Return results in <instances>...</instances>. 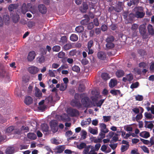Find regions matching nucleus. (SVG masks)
Listing matches in <instances>:
<instances>
[{"label": "nucleus", "mask_w": 154, "mask_h": 154, "mask_svg": "<svg viewBox=\"0 0 154 154\" xmlns=\"http://www.w3.org/2000/svg\"><path fill=\"white\" fill-rule=\"evenodd\" d=\"M135 12V16L138 18H143L145 15V12L144 11V8L141 6H136L134 8Z\"/></svg>", "instance_id": "1"}, {"label": "nucleus", "mask_w": 154, "mask_h": 154, "mask_svg": "<svg viewBox=\"0 0 154 154\" xmlns=\"http://www.w3.org/2000/svg\"><path fill=\"white\" fill-rule=\"evenodd\" d=\"M51 131L54 133L57 132L58 129V122L56 120H53L49 123Z\"/></svg>", "instance_id": "2"}, {"label": "nucleus", "mask_w": 154, "mask_h": 154, "mask_svg": "<svg viewBox=\"0 0 154 154\" xmlns=\"http://www.w3.org/2000/svg\"><path fill=\"white\" fill-rule=\"evenodd\" d=\"M81 101L85 107L87 108L91 107V101L88 97L84 96L82 98Z\"/></svg>", "instance_id": "3"}, {"label": "nucleus", "mask_w": 154, "mask_h": 154, "mask_svg": "<svg viewBox=\"0 0 154 154\" xmlns=\"http://www.w3.org/2000/svg\"><path fill=\"white\" fill-rule=\"evenodd\" d=\"M100 132L99 135L105 137V134L109 131V130L106 128V125L104 123H101L100 124Z\"/></svg>", "instance_id": "4"}, {"label": "nucleus", "mask_w": 154, "mask_h": 154, "mask_svg": "<svg viewBox=\"0 0 154 154\" xmlns=\"http://www.w3.org/2000/svg\"><path fill=\"white\" fill-rule=\"evenodd\" d=\"M139 30L140 33L143 38L145 39L147 38L148 36L146 34V27L144 25L142 24L140 26Z\"/></svg>", "instance_id": "5"}, {"label": "nucleus", "mask_w": 154, "mask_h": 154, "mask_svg": "<svg viewBox=\"0 0 154 154\" xmlns=\"http://www.w3.org/2000/svg\"><path fill=\"white\" fill-rule=\"evenodd\" d=\"M68 111L71 117L79 115V111L76 109L70 108L69 109Z\"/></svg>", "instance_id": "6"}, {"label": "nucleus", "mask_w": 154, "mask_h": 154, "mask_svg": "<svg viewBox=\"0 0 154 154\" xmlns=\"http://www.w3.org/2000/svg\"><path fill=\"white\" fill-rule=\"evenodd\" d=\"M97 57L98 59L101 60H104L106 58V54L103 51H99L97 54Z\"/></svg>", "instance_id": "7"}, {"label": "nucleus", "mask_w": 154, "mask_h": 154, "mask_svg": "<svg viewBox=\"0 0 154 154\" xmlns=\"http://www.w3.org/2000/svg\"><path fill=\"white\" fill-rule=\"evenodd\" d=\"M71 105L73 107L80 108L81 105L79 100L76 99H72L70 102Z\"/></svg>", "instance_id": "8"}, {"label": "nucleus", "mask_w": 154, "mask_h": 154, "mask_svg": "<svg viewBox=\"0 0 154 154\" xmlns=\"http://www.w3.org/2000/svg\"><path fill=\"white\" fill-rule=\"evenodd\" d=\"M115 11L120 12L123 9V3L122 2H118L115 7Z\"/></svg>", "instance_id": "9"}, {"label": "nucleus", "mask_w": 154, "mask_h": 154, "mask_svg": "<svg viewBox=\"0 0 154 154\" xmlns=\"http://www.w3.org/2000/svg\"><path fill=\"white\" fill-rule=\"evenodd\" d=\"M28 71L30 74H35L38 72V69L37 67L32 66L29 67Z\"/></svg>", "instance_id": "10"}, {"label": "nucleus", "mask_w": 154, "mask_h": 154, "mask_svg": "<svg viewBox=\"0 0 154 154\" xmlns=\"http://www.w3.org/2000/svg\"><path fill=\"white\" fill-rule=\"evenodd\" d=\"M14 127L13 126H10L7 128L5 130V134L7 135L14 134Z\"/></svg>", "instance_id": "11"}, {"label": "nucleus", "mask_w": 154, "mask_h": 154, "mask_svg": "<svg viewBox=\"0 0 154 154\" xmlns=\"http://www.w3.org/2000/svg\"><path fill=\"white\" fill-rule=\"evenodd\" d=\"M38 8L40 12L43 14H45L47 12V8L45 5L43 4H40L38 6Z\"/></svg>", "instance_id": "12"}, {"label": "nucleus", "mask_w": 154, "mask_h": 154, "mask_svg": "<svg viewBox=\"0 0 154 154\" xmlns=\"http://www.w3.org/2000/svg\"><path fill=\"white\" fill-rule=\"evenodd\" d=\"M36 55L34 51H31L28 54L27 59L29 61H31L35 58Z\"/></svg>", "instance_id": "13"}, {"label": "nucleus", "mask_w": 154, "mask_h": 154, "mask_svg": "<svg viewBox=\"0 0 154 154\" xmlns=\"http://www.w3.org/2000/svg\"><path fill=\"white\" fill-rule=\"evenodd\" d=\"M84 17L85 19L82 20L80 22L81 24L83 25H86L90 20L89 17L88 15L85 14L84 15Z\"/></svg>", "instance_id": "14"}, {"label": "nucleus", "mask_w": 154, "mask_h": 154, "mask_svg": "<svg viewBox=\"0 0 154 154\" xmlns=\"http://www.w3.org/2000/svg\"><path fill=\"white\" fill-rule=\"evenodd\" d=\"M42 130L43 133L45 132L46 134L49 131V127L48 125L45 123L42 124Z\"/></svg>", "instance_id": "15"}, {"label": "nucleus", "mask_w": 154, "mask_h": 154, "mask_svg": "<svg viewBox=\"0 0 154 154\" xmlns=\"http://www.w3.org/2000/svg\"><path fill=\"white\" fill-rule=\"evenodd\" d=\"M138 27V25L137 24H133L131 26V29L134 31V33L133 35V37H135V36L137 35V32L136 31Z\"/></svg>", "instance_id": "16"}, {"label": "nucleus", "mask_w": 154, "mask_h": 154, "mask_svg": "<svg viewBox=\"0 0 154 154\" xmlns=\"http://www.w3.org/2000/svg\"><path fill=\"white\" fill-rule=\"evenodd\" d=\"M117 84V80L114 79H112L109 83V86L110 88H113Z\"/></svg>", "instance_id": "17"}, {"label": "nucleus", "mask_w": 154, "mask_h": 154, "mask_svg": "<svg viewBox=\"0 0 154 154\" xmlns=\"http://www.w3.org/2000/svg\"><path fill=\"white\" fill-rule=\"evenodd\" d=\"M139 2V0H131L128 3L127 5L128 6L131 7L133 5H137Z\"/></svg>", "instance_id": "18"}, {"label": "nucleus", "mask_w": 154, "mask_h": 154, "mask_svg": "<svg viewBox=\"0 0 154 154\" xmlns=\"http://www.w3.org/2000/svg\"><path fill=\"white\" fill-rule=\"evenodd\" d=\"M11 16L12 17V19L13 22L14 23L18 22L19 20V16L17 15L13 14H10Z\"/></svg>", "instance_id": "19"}, {"label": "nucleus", "mask_w": 154, "mask_h": 154, "mask_svg": "<svg viewBox=\"0 0 154 154\" xmlns=\"http://www.w3.org/2000/svg\"><path fill=\"white\" fill-rule=\"evenodd\" d=\"M14 152V149L13 147H8L6 149L5 153L6 154H12Z\"/></svg>", "instance_id": "20"}, {"label": "nucleus", "mask_w": 154, "mask_h": 154, "mask_svg": "<svg viewBox=\"0 0 154 154\" xmlns=\"http://www.w3.org/2000/svg\"><path fill=\"white\" fill-rule=\"evenodd\" d=\"M140 135L141 137H142L145 138H147L149 137L150 136L149 133L146 131L143 132L140 134Z\"/></svg>", "instance_id": "21"}, {"label": "nucleus", "mask_w": 154, "mask_h": 154, "mask_svg": "<svg viewBox=\"0 0 154 154\" xmlns=\"http://www.w3.org/2000/svg\"><path fill=\"white\" fill-rule=\"evenodd\" d=\"M124 72L122 70H118L116 72V76L118 78L122 77L124 74Z\"/></svg>", "instance_id": "22"}, {"label": "nucleus", "mask_w": 154, "mask_h": 154, "mask_svg": "<svg viewBox=\"0 0 154 154\" xmlns=\"http://www.w3.org/2000/svg\"><path fill=\"white\" fill-rule=\"evenodd\" d=\"M148 32L151 35H154V29L153 26L151 24H149L147 27Z\"/></svg>", "instance_id": "23"}, {"label": "nucleus", "mask_w": 154, "mask_h": 154, "mask_svg": "<svg viewBox=\"0 0 154 154\" xmlns=\"http://www.w3.org/2000/svg\"><path fill=\"white\" fill-rule=\"evenodd\" d=\"M32 99L30 96L26 97L25 100L24 102L27 105H29L32 103Z\"/></svg>", "instance_id": "24"}, {"label": "nucleus", "mask_w": 154, "mask_h": 154, "mask_svg": "<svg viewBox=\"0 0 154 154\" xmlns=\"http://www.w3.org/2000/svg\"><path fill=\"white\" fill-rule=\"evenodd\" d=\"M35 97H41L42 96V93L40 90L37 87H35Z\"/></svg>", "instance_id": "25"}, {"label": "nucleus", "mask_w": 154, "mask_h": 154, "mask_svg": "<svg viewBox=\"0 0 154 154\" xmlns=\"http://www.w3.org/2000/svg\"><path fill=\"white\" fill-rule=\"evenodd\" d=\"M115 39L114 37L112 35H109L106 39V42L113 43Z\"/></svg>", "instance_id": "26"}, {"label": "nucleus", "mask_w": 154, "mask_h": 154, "mask_svg": "<svg viewBox=\"0 0 154 154\" xmlns=\"http://www.w3.org/2000/svg\"><path fill=\"white\" fill-rule=\"evenodd\" d=\"M28 137L32 140H35L37 138L36 135L34 133H29L27 134Z\"/></svg>", "instance_id": "27"}, {"label": "nucleus", "mask_w": 154, "mask_h": 154, "mask_svg": "<svg viewBox=\"0 0 154 154\" xmlns=\"http://www.w3.org/2000/svg\"><path fill=\"white\" fill-rule=\"evenodd\" d=\"M78 38V36L77 35L75 34H72L70 37V40L73 42H75L77 41Z\"/></svg>", "instance_id": "28"}, {"label": "nucleus", "mask_w": 154, "mask_h": 154, "mask_svg": "<svg viewBox=\"0 0 154 154\" xmlns=\"http://www.w3.org/2000/svg\"><path fill=\"white\" fill-rule=\"evenodd\" d=\"M75 30L77 32L81 33L84 31V27L82 26H79L76 27Z\"/></svg>", "instance_id": "29"}, {"label": "nucleus", "mask_w": 154, "mask_h": 154, "mask_svg": "<svg viewBox=\"0 0 154 154\" xmlns=\"http://www.w3.org/2000/svg\"><path fill=\"white\" fill-rule=\"evenodd\" d=\"M65 148L64 146H59L57 148V152L59 153H62L64 150Z\"/></svg>", "instance_id": "30"}, {"label": "nucleus", "mask_w": 154, "mask_h": 154, "mask_svg": "<svg viewBox=\"0 0 154 154\" xmlns=\"http://www.w3.org/2000/svg\"><path fill=\"white\" fill-rule=\"evenodd\" d=\"M87 146V145L85 143L82 142L79 145H77V148L80 149L81 150L83 148H85Z\"/></svg>", "instance_id": "31"}, {"label": "nucleus", "mask_w": 154, "mask_h": 154, "mask_svg": "<svg viewBox=\"0 0 154 154\" xmlns=\"http://www.w3.org/2000/svg\"><path fill=\"white\" fill-rule=\"evenodd\" d=\"M84 96H85V94L84 93L81 94H80L78 93H75L74 96V98L75 99L79 100L80 97L82 98Z\"/></svg>", "instance_id": "32"}, {"label": "nucleus", "mask_w": 154, "mask_h": 154, "mask_svg": "<svg viewBox=\"0 0 154 154\" xmlns=\"http://www.w3.org/2000/svg\"><path fill=\"white\" fill-rule=\"evenodd\" d=\"M110 93L113 95H116L118 94H120L121 92L119 90L113 89L111 90Z\"/></svg>", "instance_id": "33"}, {"label": "nucleus", "mask_w": 154, "mask_h": 154, "mask_svg": "<svg viewBox=\"0 0 154 154\" xmlns=\"http://www.w3.org/2000/svg\"><path fill=\"white\" fill-rule=\"evenodd\" d=\"M106 45L107 48L110 49L113 48L115 46V45L113 43L106 42Z\"/></svg>", "instance_id": "34"}, {"label": "nucleus", "mask_w": 154, "mask_h": 154, "mask_svg": "<svg viewBox=\"0 0 154 154\" xmlns=\"http://www.w3.org/2000/svg\"><path fill=\"white\" fill-rule=\"evenodd\" d=\"M17 8L16 5L14 4L10 5L8 7V9L10 11H12Z\"/></svg>", "instance_id": "35"}, {"label": "nucleus", "mask_w": 154, "mask_h": 154, "mask_svg": "<svg viewBox=\"0 0 154 154\" xmlns=\"http://www.w3.org/2000/svg\"><path fill=\"white\" fill-rule=\"evenodd\" d=\"M91 145L87 146L84 148V150L83 151V154H88L89 151L90 150Z\"/></svg>", "instance_id": "36"}, {"label": "nucleus", "mask_w": 154, "mask_h": 154, "mask_svg": "<svg viewBox=\"0 0 154 154\" xmlns=\"http://www.w3.org/2000/svg\"><path fill=\"white\" fill-rule=\"evenodd\" d=\"M139 66L140 68H147L148 66V65L146 63L143 62H140L139 63Z\"/></svg>", "instance_id": "37"}, {"label": "nucleus", "mask_w": 154, "mask_h": 154, "mask_svg": "<svg viewBox=\"0 0 154 154\" xmlns=\"http://www.w3.org/2000/svg\"><path fill=\"white\" fill-rule=\"evenodd\" d=\"M72 47V45L70 44H66L63 46L64 49L66 51L71 49Z\"/></svg>", "instance_id": "38"}, {"label": "nucleus", "mask_w": 154, "mask_h": 154, "mask_svg": "<svg viewBox=\"0 0 154 154\" xmlns=\"http://www.w3.org/2000/svg\"><path fill=\"white\" fill-rule=\"evenodd\" d=\"M72 69L73 71L78 73L80 71V69L79 67L75 65L72 67Z\"/></svg>", "instance_id": "39"}, {"label": "nucleus", "mask_w": 154, "mask_h": 154, "mask_svg": "<svg viewBox=\"0 0 154 154\" xmlns=\"http://www.w3.org/2000/svg\"><path fill=\"white\" fill-rule=\"evenodd\" d=\"M126 77L127 79V81L129 82H131L133 79V76L131 73H129L127 74Z\"/></svg>", "instance_id": "40"}, {"label": "nucleus", "mask_w": 154, "mask_h": 154, "mask_svg": "<svg viewBox=\"0 0 154 154\" xmlns=\"http://www.w3.org/2000/svg\"><path fill=\"white\" fill-rule=\"evenodd\" d=\"M101 77L103 79L106 80L109 79L108 74L106 73H102L101 74Z\"/></svg>", "instance_id": "41"}, {"label": "nucleus", "mask_w": 154, "mask_h": 154, "mask_svg": "<svg viewBox=\"0 0 154 154\" xmlns=\"http://www.w3.org/2000/svg\"><path fill=\"white\" fill-rule=\"evenodd\" d=\"M124 129L127 131H132L133 130L132 127L130 126V125L124 126Z\"/></svg>", "instance_id": "42"}, {"label": "nucleus", "mask_w": 154, "mask_h": 154, "mask_svg": "<svg viewBox=\"0 0 154 154\" xmlns=\"http://www.w3.org/2000/svg\"><path fill=\"white\" fill-rule=\"evenodd\" d=\"M139 83L136 82L131 84L130 86V88L131 89L135 88H137L139 86Z\"/></svg>", "instance_id": "43"}, {"label": "nucleus", "mask_w": 154, "mask_h": 154, "mask_svg": "<svg viewBox=\"0 0 154 154\" xmlns=\"http://www.w3.org/2000/svg\"><path fill=\"white\" fill-rule=\"evenodd\" d=\"M129 146V145L128 146L122 145L121 148V152H124L126 151L128 149Z\"/></svg>", "instance_id": "44"}, {"label": "nucleus", "mask_w": 154, "mask_h": 154, "mask_svg": "<svg viewBox=\"0 0 154 154\" xmlns=\"http://www.w3.org/2000/svg\"><path fill=\"white\" fill-rule=\"evenodd\" d=\"M94 45V41L92 40L89 41L87 44V48H91Z\"/></svg>", "instance_id": "45"}, {"label": "nucleus", "mask_w": 154, "mask_h": 154, "mask_svg": "<svg viewBox=\"0 0 154 154\" xmlns=\"http://www.w3.org/2000/svg\"><path fill=\"white\" fill-rule=\"evenodd\" d=\"M60 49V47L59 45H55L52 48V50L53 51L58 52Z\"/></svg>", "instance_id": "46"}, {"label": "nucleus", "mask_w": 154, "mask_h": 154, "mask_svg": "<svg viewBox=\"0 0 154 154\" xmlns=\"http://www.w3.org/2000/svg\"><path fill=\"white\" fill-rule=\"evenodd\" d=\"M67 87V85L62 84L60 86V90L61 91H64L66 90Z\"/></svg>", "instance_id": "47"}, {"label": "nucleus", "mask_w": 154, "mask_h": 154, "mask_svg": "<svg viewBox=\"0 0 154 154\" xmlns=\"http://www.w3.org/2000/svg\"><path fill=\"white\" fill-rule=\"evenodd\" d=\"M65 53L61 51L58 53L57 56L60 58H63L65 57Z\"/></svg>", "instance_id": "48"}, {"label": "nucleus", "mask_w": 154, "mask_h": 154, "mask_svg": "<svg viewBox=\"0 0 154 154\" xmlns=\"http://www.w3.org/2000/svg\"><path fill=\"white\" fill-rule=\"evenodd\" d=\"M145 117L148 119H150L151 120L152 119V115L150 113L147 112H146L145 113Z\"/></svg>", "instance_id": "49"}, {"label": "nucleus", "mask_w": 154, "mask_h": 154, "mask_svg": "<svg viewBox=\"0 0 154 154\" xmlns=\"http://www.w3.org/2000/svg\"><path fill=\"white\" fill-rule=\"evenodd\" d=\"M142 117V114H141V113H139V114H137L136 116L135 120L137 122H138L139 121V120L141 119Z\"/></svg>", "instance_id": "50"}, {"label": "nucleus", "mask_w": 154, "mask_h": 154, "mask_svg": "<svg viewBox=\"0 0 154 154\" xmlns=\"http://www.w3.org/2000/svg\"><path fill=\"white\" fill-rule=\"evenodd\" d=\"M135 98L136 100L139 101H141L143 99V96L142 95H140L139 94L136 96Z\"/></svg>", "instance_id": "51"}, {"label": "nucleus", "mask_w": 154, "mask_h": 154, "mask_svg": "<svg viewBox=\"0 0 154 154\" xmlns=\"http://www.w3.org/2000/svg\"><path fill=\"white\" fill-rule=\"evenodd\" d=\"M67 39L66 36H63L61 37L60 39V42H62L64 44L66 43L67 42Z\"/></svg>", "instance_id": "52"}, {"label": "nucleus", "mask_w": 154, "mask_h": 154, "mask_svg": "<svg viewBox=\"0 0 154 154\" xmlns=\"http://www.w3.org/2000/svg\"><path fill=\"white\" fill-rule=\"evenodd\" d=\"M119 134H115L114 136H113L112 137V140L114 141V142H117L118 140V136L119 135Z\"/></svg>", "instance_id": "53"}, {"label": "nucleus", "mask_w": 154, "mask_h": 154, "mask_svg": "<svg viewBox=\"0 0 154 154\" xmlns=\"http://www.w3.org/2000/svg\"><path fill=\"white\" fill-rule=\"evenodd\" d=\"M82 135L81 137L83 139H85L86 138L87 134V132L84 130H82L81 132Z\"/></svg>", "instance_id": "54"}, {"label": "nucleus", "mask_w": 154, "mask_h": 154, "mask_svg": "<svg viewBox=\"0 0 154 154\" xmlns=\"http://www.w3.org/2000/svg\"><path fill=\"white\" fill-rule=\"evenodd\" d=\"M100 136V138H98V139H96L95 140L94 142L95 143H100L102 141V140L103 138L105 137L102 136V135H99Z\"/></svg>", "instance_id": "55"}, {"label": "nucleus", "mask_w": 154, "mask_h": 154, "mask_svg": "<svg viewBox=\"0 0 154 154\" xmlns=\"http://www.w3.org/2000/svg\"><path fill=\"white\" fill-rule=\"evenodd\" d=\"M141 147L142 149L143 150L144 152H146L147 153H149V150L146 146H141Z\"/></svg>", "instance_id": "56"}, {"label": "nucleus", "mask_w": 154, "mask_h": 154, "mask_svg": "<svg viewBox=\"0 0 154 154\" xmlns=\"http://www.w3.org/2000/svg\"><path fill=\"white\" fill-rule=\"evenodd\" d=\"M38 61L39 63H43L45 60V57L43 56H42L38 58Z\"/></svg>", "instance_id": "57"}, {"label": "nucleus", "mask_w": 154, "mask_h": 154, "mask_svg": "<svg viewBox=\"0 0 154 154\" xmlns=\"http://www.w3.org/2000/svg\"><path fill=\"white\" fill-rule=\"evenodd\" d=\"M48 74L49 76L51 77H55V75L53 71L51 69H49L48 71Z\"/></svg>", "instance_id": "58"}, {"label": "nucleus", "mask_w": 154, "mask_h": 154, "mask_svg": "<svg viewBox=\"0 0 154 154\" xmlns=\"http://www.w3.org/2000/svg\"><path fill=\"white\" fill-rule=\"evenodd\" d=\"M94 27V24L93 22L90 23L88 25L87 28L88 29H91Z\"/></svg>", "instance_id": "59"}, {"label": "nucleus", "mask_w": 154, "mask_h": 154, "mask_svg": "<svg viewBox=\"0 0 154 154\" xmlns=\"http://www.w3.org/2000/svg\"><path fill=\"white\" fill-rule=\"evenodd\" d=\"M85 90V88L84 86L81 85H80L78 88V90L80 92H82Z\"/></svg>", "instance_id": "60"}, {"label": "nucleus", "mask_w": 154, "mask_h": 154, "mask_svg": "<svg viewBox=\"0 0 154 154\" xmlns=\"http://www.w3.org/2000/svg\"><path fill=\"white\" fill-rule=\"evenodd\" d=\"M90 132L93 134H96L97 133V131L95 129L91 128L90 129Z\"/></svg>", "instance_id": "61"}, {"label": "nucleus", "mask_w": 154, "mask_h": 154, "mask_svg": "<svg viewBox=\"0 0 154 154\" xmlns=\"http://www.w3.org/2000/svg\"><path fill=\"white\" fill-rule=\"evenodd\" d=\"M104 121L105 122H107L109 121L110 119V116H103Z\"/></svg>", "instance_id": "62"}, {"label": "nucleus", "mask_w": 154, "mask_h": 154, "mask_svg": "<svg viewBox=\"0 0 154 154\" xmlns=\"http://www.w3.org/2000/svg\"><path fill=\"white\" fill-rule=\"evenodd\" d=\"M117 143L111 144H109V146L113 150H114L117 146Z\"/></svg>", "instance_id": "63"}, {"label": "nucleus", "mask_w": 154, "mask_h": 154, "mask_svg": "<svg viewBox=\"0 0 154 154\" xmlns=\"http://www.w3.org/2000/svg\"><path fill=\"white\" fill-rule=\"evenodd\" d=\"M94 24L96 26H98L99 25V23L98 19L97 18H94L93 20Z\"/></svg>", "instance_id": "64"}]
</instances>
